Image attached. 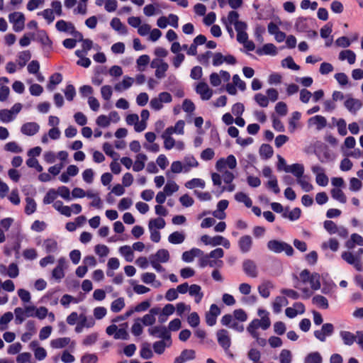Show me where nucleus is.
I'll list each match as a JSON object with an SVG mask.
<instances>
[{"instance_id": "nucleus-20", "label": "nucleus", "mask_w": 363, "mask_h": 363, "mask_svg": "<svg viewBox=\"0 0 363 363\" xmlns=\"http://www.w3.org/2000/svg\"><path fill=\"white\" fill-rule=\"evenodd\" d=\"M169 259V254L168 250L165 249L159 250L155 255H151L149 260H154L158 262L165 263Z\"/></svg>"}, {"instance_id": "nucleus-16", "label": "nucleus", "mask_w": 363, "mask_h": 363, "mask_svg": "<svg viewBox=\"0 0 363 363\" xmlns=\"http://www.w3.org/2000/svg\"><path fill=\"white\" fill-rule=\"evenodd\" d=\"M238 246L242 253L248 252L252 246V239L250 235H243L238 240Z\"/></svg>"}, {"instance_id": "nucleus-34", "label": "nucleus", "mask_w": 363, "mask_h": 363, "mask_svg": "<svg viewBox=\"0 0 363 363\" xmlns=\"http://www.w3.org/2000/svg\"><path fill=\"white\" fill-rule=\"evenodd\" d=\"M69 342V337H60L51 340L50 346L55 349H61L65 347Z\"/></svg>"}, {"instance_id": "nucleus-41", "label": "nucleus", "mask_w": 363, "mask_h": 363, "mask_svg": "<svg viewBox=\"0 0 363 363\" xmlns=\"http://www.w3.org/2000/svg\"><path fill=\"white\" fill-rule=\"evenodd\" d=\"M120 253L125 257L127 262H132L134 258V254L132 248L128 245H123L119 248Z\"/></svg>"}, {"instance_id": "nucleus-7", "label": "nucleus", "mask_w": 363, "mask_h": 363, "mask_svg": "<svg viewBox=\"0 0 363 363\" xmlns=\"http://www.w3.org/2000/svg\"><path fill=\"white\" fill-rule=\"evenodd\" d=\"M218 342L223 347L225 353L229 352L231 345V340L228 330L225 329L218 330L216 333Z\"/></svg>"}, {"instance_id": "nucleus-62", "label": "nucleus", "mask_w": 363, "mask_h": 363, "mask_svg": "<svg viewBox=\"0 0 363 363\" xmlns=\"http://www.w3.org/2000/svg\"><path fill=\"white\" fill-rule=\"evenodd\" d=\"M169 68V65L164 62V63H161L160 65V67H157V69H155V75L157 79H162L164 78L166 74V72L167 71Z\"/></svg>"}, {"instance_id": "nucleus-35", "label": "nucleus", "mask_w": 363, "mask_h": 363, "mask_svg": "<svg viewBox=\"0 0 363 363\" xmlns=\"http://www.w3.org/2000/svg\"><path fill=\"white\" fill-rule=\"evenodd\" d=\"M62 81V76L60 73H55L50 77L49 83L47 88L50 91H52L55 86L61 83Z\"/></svg>"}, {"instance_id": "nucleus-18", "label": "nucleus", "mask_w": 363, "mask_h": 363, "mask_svg": "<svg viewBox=\"0 0 363 363\" xmlns=\"http://www.w3.org/2000/svg\"><path fill=\"white\" fill-rule=\"evenodd\" d=\"M345 106L350 113H356L362 108V104L359 99L350 98L345 101Z\"/></svg>"}, {"instance_id": "nucleus-54", "label": "nucleus", "mask_w": 363, "mask_h": 363, "mask_svg": "<svg viewBox=\"0 0 363 363\" xmlns=\"http://www.w3.org/2000/svg\"><path fill=\"white\" fill-rule=\"evenodd\" d=\"M4 150L7 152L13 153H21L23 152V149L20 147L16 142L12 141L9 142L4 145Z\"/></svg>"}, {"instance_id": "nucleus-48", "label": "nucleus", "mask_w": 363, "mask_h": 363, "mask_svg": "<svg viewBox=\"0 0 363 363\" xmlns=\"http://www.w3.org/2000/svg\"><path fill=\"white\" fill-rule=\"evenodd\" d=\"M30 57L31 55L28 50L21 52L18 55V64L20 67H23Z\"/></svg>"}, {"instance_id": "nucleus-47", "label": "nucleus", "mask_w": 363, "mask_h": 363, "mask_svg": "<svg viewBox=\"0 0 363 363\" xmlns=\"http://www.w3.org/2000/svg\"><path fill=\"white\" fill-rule=\"evenodd\" d=\"M13 318V315L11 312L5 313L0 318V330L3 331L7 328V325Z\"/></svg>"}, {"instance_id": "nucleus-55", "label": "nucleus", "mask_w": 363, "mask_h": 363, "mask_svg": "<svg viewBox=\"0 0 363 363\" xmlns=\"http://www.w3.org/2000/svg\"><path fill=\"white\" fill-rule=\"evenodd\" d=\"M124 328H121L119 329L117 328L116 333L114 335V338L116 340H128L129 335L126 330V328L128 327V323H124Z\"/></svg>"}, {"instance_id": "nucleus-28", "label": "nucleus", "mask_w": 363, "mask_h": 363, "mask_svg": "<svg viewBox=\"0 0 363 363\" xmlns=\"http://www.w3.org/2000/svg\"><path fill=\"white\" fill-rule=\"evenodd\" d=\"M134 79L133 77L125 76L122 82L117 83L114 86V89L117 91H122L128 89L133 84Z\"/></svg>"}, {"instance_id": "nucleus-19", "label": "nucleus", "mask_w": 363, "mask_h": 363, "mask_svg": "<svg viewBox=\"0 0 363 363\" xmlns=\"http://www.w3.org/2000/svg\"><path fill=\"white\" fill-rule=\"evenodd\" d=\"M179 173H186V169L184 167L182 162L174 161L172 163L170 169L167 172V177L172 179L173 174Z\"/></svg>"}, {"instance_id": "nucleus-39", "label": "nucleus", "mask_w": 363, "mask_h": 363, "mask_svg": "<svg viewBox=\"0 0 363 363\" xmlns=\"http://www.w3.org/2000/svg\"><path fill=\"white\" fill-rule=\"evenodd\" d=\"M111 26L115 30L119 32L121 34H126V27L121 23V20L118 18H113L111 21Z\"/></svg>"}, {"instance_id": "nucleus-25", "label": "nucleus", "mask_w": 363, "mask_h": 363, "mask_svg": "<svg viewBox=\"0 0 363 363\" xmlns=\"http://www.w3.org/2000/svg\"><path fill=\"white\" fill-rule=\"evenodd\" d=\"M145 16L150 17L162 13L160 4L157 3L147 4L143 8Z\"/></svg>"}, {"instance_id": "nucleus-17", "label": "nucleus", "mask_w": 363, "mask_h": 363, "mask_svg": "<svg viewBox=\"0 0 363 363\" xmlns=\"http://www.w3.org/2000/svg\"><path fill=\"white\" fill-rule=\"evenodd\" d=\"M301 214V210L299 208L296 207L292 210H290V208L288 206L284 208V211L281 216L283 218H288L291 221H295L300 218Z\"/></svg>"}, {"instance_id": "nucleus-50", "label": "nucleus", "mask_w": 363, "mask_h": 363, "mask_svg": "<svg viewBox=\"0 0 363 363\" xmlns=\"http://www.w3.org/2000/svg\"><path fill=\"white\" fill-rule=\"evenodd\" d=\"M312 301L314 304H316L322 308L326 309L329 306L328 299L323 296L316 295L313 296Z\"/></svg>"}, {"instance_id": "nucleus-14", "label": "nucleus", "mask_w": 363, "mask_h": 363, "mask_svg": "<svg viewBox=\"0 0 363 363\" xmlns=\"http://www.w3.org/2000/svg\"><path fill=\"white\" fill-rule=\"evenodd\" d=\"M40 130V125L35 122H28L21 128V132L26 135L33 136Z\"/></svg>"}, {"instance_id": "nucleus-8", "label": "nucleus", "mask_w": 363, "mask_h": 363, "mask_svg": "<svg viewBox=\"0 0 363 363\" xmlns=\"http://www.w3.org/2000/svg\"><path fill=\"white\" fill-rule=\"evenodd\" d=\"M334 333V325L332 323H324L320 330L314 331V336L320 342H325L326 337L331 336Z\"/></svg>"}, {"instance_id": "nucleus-33", "label": "nucleus", "mask_w": 363, "mask_h": 363, "mask_svg": "<svg viewBox=\"0 0 363 363\" xmlns=\"http://www.w3.org/2000/svg\"><path fill=\"white\" fill-rule=\"evenodd\" d=\"M289 304L287 298L284 296H277L273 303V311L275 313H279L283 306Z\"/></svg>"}, {"instance_id": "nucleus-10", "label": "nucleus", "mask_w": 363, "mask_h": 363, "mask_svg": "<svg viewBox=\"0 0 363 363\" xmlns=\"http://www.w3.org/2000/svg\"><path fill=\"white\" fill-rule=\"evenodd\" d=\"M334 187L331 189L330 194L332 197L342 203L347 202V197L342 191V188H345V183H333Z\"/></svg>"}, {"instance_id": "nucleus-43", "label": "nucleus", "mask_w": 363, "mask_h": 363, "mask_svg": "<svg viewBox=\"0 0 363 363\" xmlns=\"http://www.w3.org/2000/svg\"><path fill=\"white\" fill-rule=\"evenodd\" d=\"M323 358L318 352L309 353L304 359V363H322Z\"/></svg>"}, {"instance_id": "nucleus-22", "label": "nucleus", "mask_w": 363, "mask_h": 363, "mask_svg": "<svg viewBox=\"0 0 363 363\" xmlns=\"http://www.w3.org/2000/svg\"><path fill=\"white\" fill-rule=\"evenodd\" d=\"M274 288V284L271 281H264L258 286V292L259 295L267 298L270 296V289Z\"/></svg>"}, {"instance_id": "nucleus-6", "label": "nucleus", "mask_w": 363, "mask_h": 363, "mask_svg": "<svg viewBox=\"0 0 363 363\" xmlns=\"http://www.w3.org/2000/svg\"><path fill=\"white\" fill-rule=\"evenodd\" d=\"M10 23H13V30L20 32L23 30L25 25V16L21 12H13L9 15Z\"/></svg>"}, {"instance_id": "nucleus-56", "label": "nucleus", "mask_w": 363, "mask_h": 363, "mask_svg": "<svg viewBox=\"0 0 363 363\" xmlns=\"http://www.w3.org/2000/svg\"><path fill=\"white\" fill-rule=\"evenodd\" d=\"M125 306L123 298H118L114 300L111 305V310L114 313L120 312Z\"/></svg>"}, {"instance_id": "nucleus-31", "label": "nucleus", "mask_w": 363, "mask_h": 363, "mask_svg": "<svg viewBox=\"0 0 363 363\" xmlns=\"http://www.w3.org/2000/svg\"><path fill=\"white\" fill-rule=\"evenodd\" d=\"M147 157L143 153H139L136 156V160L133 165V169L135 172H140L145 167V162Z\"/></svg>"}, {"instance_id": "nucleus-44", "label": "nucleus", "mask_w": 363, "mask_h": 363, "mask_svg": "<svg viewBox=\"0 0 363 363\" xmlns=\"http://www.w3.org/2000/svg\"><path fill=\"white\" fill-rule=\"evenodd\" d=\"M295 27L299 32H306L309 28L308 25V19L304 17H299L296 19Z\"/></svg>"}, {"instance_id": "nucleus-60", "label": "nucleus", "mask_w": 363, "mask_h": 363, "mask_svg": "<svg viewBox=\"0 0 363 363\" xmlns=\"http://www.w3.org/2000/svg\"><path fill=\"white\" fill-rule=\"evenodd\" d=\"M280 363H291L292 361V355L290 350L284 349L281 351L279 354Z\"/></svg>"}, {"instance_id": "nucleus-23", "label": "nucleus", "mask_w": 363, "mask_h": 363, "mask_svg": "<svg viewBox=\"0 0 363 363\" xmlns=\"http://www.w3.org/2000/svg\"><path fill=\"white\" fill-rule=\"evenodd\" d=\"M189 294L194 297V301L196 303H199L203 297L201 287L198 284H191L189 286Z\"/></svg>"}, {"instance_id": "nucleus-32", "label": "nucleus", "mask_w": 363, "mask_h": 363, "mask_svg": "<svg viewBox=\"0 0 363 363\" xmlns=\"http://www.w3.org/2000/svg\"><path fill=\"white\" fill-rule=\"evenodd\" d=\"M301 113L294 111L292 113L291 117L289 120V130L290 133H294L298 128V121L301 118Z\"/></svg>"}, {"instance_id": "nucleus-53", "label": "nucleus", "mask_w": 363, "mask_h": 363, "mask_svg": "<svg viewBox=\"0 0 363 363\" xmlns=\"http://www.w3.org/2000/svg\"><path fill=\"white\" fill-rule=\"evenodd\" d=\"M15 118L12 115V111L9 109L0 110V121L3 123H9Z\"/></svg>"}, {"instance_id": "nucleus-2", "label": "nucleus", "mask_w": 363, "mask_h": 363, "mask_svg": "<svg viewBox=\"0 0 363 363\" xmlns=\"http://www.w3.org/2000/svg\"><path fill=\"white\" fill-rule=\"evenodd\" d=\"M363 248H359L355 254L350 251H345L341 254V258L347 264L352 265L358 272L363 270L362 255Z\"/></svg>"}, {"instance_id": "nucleus-11", "label": "nucleus", "mask_w": 363, "mask_h": 363, "mask_svg": "<svg viewBox=\"0 0 363 363\" xmlns=\"http://www.w3.org/2000/svg\"><path fill=\"white\" fill-rule=\"evenodd\" d=\"M242 270L249 277L256 278L258 277V268L255 261L247 259L242 262Z\"/></svg>"}, {"instance_id": "nucleus-45", "label": "nucleus", "mask_w": 363, "mask_h": 363, "mask_svg": "<svg viewBox=\"0 0 363 363\" xmlns=\"http://www.w3.org/2000/svg\"><path fill=\"white\" fill-rule=\"evenodd\" d=\"M165 220L162 218H157L151 219L149 221L148 227L149 230L152 229H162L165 226Z\"/></svg>"}, {"instance_id": "nucleus-3", "label": "nucleus", "mask_w": 363, "mask_h": 363, "mask_svg": "<svg viewBox=\"0 0 363 363\" xmlns=\"http://www.w3.org/2000/svg\"><path fill=\"white\" fill-rule=\"evenodd\" d=\"M267 246L268 250L272 252L278 254L284 252L287 256H292L294 252L289 244L278 240L268 241Z\"/></svg>"}, {"instance_id": "nucleus-61", "label": "nucleus", "mask_w": 363, "mask_h": 363, "mask_svg": "<svg viewBox=\"0 0 363 363\" xmlns=\"http://www.w3.org/2000/svg\"><path fill=\"white\" fill-rule=\"evenodd\" d=\"M26 206L25 208V213L27 215H30L35 211L36 203H35V201L32 198H30V197H27L26 199Z\"/></svg>"}, {"instance_id": "nucleus-42", "label": "nucleus", "mask_w": 363, "mask_h": 363, "mask_svg": "<svg viewBox=\"0 0 363 363\" xmlns=\"http://www.w3.org/2000/svg\"><path fill=\"white\" fill-rule=\"evenodd\" d=\"M239 13L237 11H231L228 13V17L222 18L221 21L223 24H228L229 23L230 25H235L237 22L239 21Z\"/></svg>"}, {"instance_id": "nucleus-52", "label": "nucleus", "mask_w": 363, "mask_h": 363, "mask_svg": "<svg viewBox=\"0 0 363 363\" xmlns=\"http://www.w3.org/2000/svg\"><path fill=\"white\" fill-rule=\"evenodd\" d=\"M309 282L312 289L316 291L320 288V274L318 273H313L310 277Z\"/></svg>"}, {"instance_id": "nucleus-36", "label": "nucleus", "mask_w": 363, "mask_h": 363, "mask_svg": "<svg viewBox=\"0 0 363 363\" xmlns=\"http://www.w3.org/2000/svg\"><path fill=\"white\" fill-rule=\"evenodd\" d=\"M184 235L178 231L171 233L168 237V241L174 245L181 244L184 241Z\"/></svg>"}, {"instance_id": "nucleus-58", "label": "nucleus", "mask_w": 363, "mask_h": 363, "mask_svg": "<svg viewBox=\"0 0 363 363\" xmlns=\"http://www.w3.org/2000/svg\"><path fill=\"white\" fill-rule=\"evenodd\" d=\"M140 353V357L144 359H149L153 357L152 351L151 350L148 343H145L143 345Z\"/></svg>"}, {"instance_id": "nucleus-12", "label": "nucleus", "mask_w": 363, "mask_h": 363, "mask_svg": "<svg viewBox=\"0 0 363 363\" xmlns=\"http://www.w3.org/2000/svg\"><path fill=\"white\" fill-rule=\"evenodd\" d=\"M233 65L236 63V59L231 55H223L220 52H216L213 55V66L218 67L223 63Z\"/></svg>"}, {"instance_id": "nucleus-30", "label": "nucleus", "mask_w": 363, "mask_h": 363, "mask_svg": "<svg viewBox=\"0 0 363 363\" xmlns=\"http://www.w3.org/2000/svg\"><path fill=\"white\" fill-rule=\"evenodd\" d=\"M256 52L259 55H276L277 53L276 46L272 43H267L262 46V48L257 49Z\"/></svg>"}, {"instance_id": "nucleus-13", "label": "nucleus", "mask_w": 363, "mask_h": 363, "mask_svg": "<svg viewBox=\"0 0 363 363\" xmlns=\"http://www.w3.org/2000/svg\"><path fill=\"white\" fill-rule=\"evenodd\" d=\"M196 92L200 95L203 101L209 100L213 94V91L206 82H199L196 87Z\"/></svg>"}, {"instance_id": "nucleus-4", "label": "nucleus", "mask_w": 363, "mask_h": 363, "mask_svg": "<svg viewBox=\"0 0 363 363\" xmlns=\"http://www.w3.org/2000/svg\"><path fill=\"white\" fill-rule=\"evenodd\" d=\"M55 26L57 30L69 33L74 37L82 40V33L75 30V28L72 23L67 22L64 20H60L56 23Z\"/></svg>"}, {"instance_id": "nucleus-1", "label": "nucleus", "mask_w": 363, "mask_h": 363, "mask_svg": "<svg viewBox=\"0 0 363 363\" xmlns=\"http://www.w3.org/2000/svg\"><path fill=\"white\" fill-rule=\"evenodd\" d=\"M237 166V160L234 155H230L226 158L219 159L216 167L220 174H222L223 182H233L234 174L230 170L235 169Z\"/></svg>"}, {"instance_id": "nucleus-64", "label": "nucleus", "mask_w": 363, "mask_h": 363, "mask_svg": "<svg viewBox=\"0 0 363 363\" xmlns=\"http://www.w3.org/2000/svg\"><path fill=\"white\" fill-rule=\"evenodd\" d=\"M281 65L284 67H287L292 70H298L299 66L297 65L291 57H288L281 61Z\"/></svg>"}, {"instance_id": "nucleus-37", "label": "nucleus", "mask_w": 363, "mask_h": 363, "mask_svg": "<svg viewBox=\"0 0 363 363\" xmlns=\"http://www.w3.org/2000/svg\"><path fill=\"white\" fill-rule=\"evenodd\" d=\"M182 163L184 167L186 169V173L189 172L193 167H196L199 164L195 157L191 155L185 157Z\"/></svg>"}, {"instance_id": "nucleus-9", "label": "nucleus", "mask_w": 363, "mask_h": 363, "mask_svg": "<svg viewBox=\"0 0 363 363\" xmlns=\"http://www.w3.org/2000/svg\"><path fill=\"white\" fill-rule=\"evenodd\" d=\"M67 268V260L65 257H62L57 260V266L52 272V277L58 281L65 276L64 270Z\"/></svg>"}, {"instance_id": "nucleus-59", "label": "nucleus", "mask_w": 363, "mask_h": 363, "mask_svg": "<svg viewBox=\"0 0 363 363\" xmlns=\"http://www.w3.org/2000/svg\"><path fill=\"white\" fill-rule=\"evenodd\" d=\"M132 183H123V184H118L111 189L112 194L116 196H120L125 193V187H128Z\"/></svg>"}, {"instance_id": "nucleus-29", "label": "nucleus", "mask_w": 363, "mask_h": 363, "mask_svg": "<svg viewBox=\"0 0 363 363\" xmlns=\"http://www.w3.org/2000/svg\"><path fill=\"white\" fill-rule=\"evenodd\" d=\"M340 336L341 337L343 343L345 345L351 346L354 344V342H357V334L354 335L351 332L342 330L340 333Z\"/></svg>"}, {"instance_id": "nucleus-63", "label": "nucleus", "mask_w": 363, "mask_h": 363, "mask_svg": "<svg viewBox=\"0 0 363 363\" xmlns=\"http://www.w3.org/2000/svg\"><path fill=\"white\" fill-rule=\"evenodd\" d=\"M38 16H42L50 24L55 20L54 11L52 9H47L41 12L38 13Z\"/></svg>"}, {"instance_id": "nucleus-51", "label": "nucleus", "mask_w": 363, "mask_h": 363, "mask_svg": "<svg viewBox=\"0 0 363 363\" xmlns=\"http://www.w3.org/2000/svg\"><path fill=\"white\" fill-rule=\"evenodd\" d=\"M15 323L17 325L21 324L27 318L23 308L17 307L14 309Z\"/></svg>"}, {"instance_id": "nucleus-15", "label": "nucleus", "mask_w": 363, "mask_h": 363, "mask_svg": "<svg viewBox=\"0 0 363 363\" xmlns=\"http://www.w3.org/2000/svg\"><path fill=\"white\" fill-rule=\"evenodd\" d=\"M308 124L309 126H315L316 130H320L326 127L327 120L324 116L317 115L310 118Z\"/></svg>"}, {"instance_id": "nucleus-38", "label": "nucleus", "mask_w": 363, "mask_h": 363, "mask_svg": "<svg viewBox=\"0 0 363 363\" xmlns=\"http://www.w3.org/2000/svg\"><path fill=\"white\" fill-rule=\"evenodd\" d=\"M43 247L47 253L55 252L57 250V242L54 239H47L43 242Z\"/></svg>"}, {"instance_id": "nucleus-27", "label": "nucleus", "mask_w": 363, "mask_h": 363, "mask_svg": "<svg viewBox=\"0 0 363 363\" xmlns=\"http://www.w3.org/2000/svg\"><path fill=\"white\" fill-rule=\"evenodd\" d=\"M286 172L291 173L294 174L297 179H301L304 172V167L301 164H293L286 167Z\"/></svg>"}, {"instance_id": "nucleus-57", "label": "nucleus", "mask_w": 363, "mask_h": 363, "mask_svg": "<svg viewBox=\"0 0 363 363\" xmlns=\"http://www.w3.org/2000/svg\"><path fill=\"white\" fill-rule=\"evenodd\" d=\"M141 323L140 318H138L135 320V322L131 327V333L133 335L140 336L143 333V328Z\"/></svg>"}, {"instance_id": "nucleus-46", "label": "nucleus", "mask_w": 363, "mask_h": 363, "mask_svg": "<svg viewBox=\"0 0 363 363\" xmlns=\"http://www.w3.org/2000/svg\"><path fill=\"white\" fill-rule=\"evenodd\" d=\"M261 321L259 319H254L247 328V332L251 335L252 337H257V330L260 328Z\"/></svg>"}, {"instance_id": "nucleus-49", "label": "nucleus", "mask_w": 363, "mask_h": 363, "mask_svg": "<svg viewBox=\"0 0 363 363\" xmlns=\"http://www.w3.org/2000/svg\"><path fill=\"white\" fill-rule=\"evenodd\" d=\"M150 57L147 55H143L140 56L136 61L138 70L140 72L144 71L145 67L150 62Z\"/></svg>"}, {"instance_id": "nucleus-26", "label": "nucleus", "mask_w": 363, "mask_h": 363, "mask_svg": "<svg viewBox=\"0 0 363 363\" xmlns=\"http://www.w3.org/2000/svg\"><path fill=\"white\" fill-rule=\"evenodd\" d=\"M340 61L347 60L350 65H353L356 61V54L351 50H342L338 55Z\"/></svg>"}, {"instance_id": "nucleus-40", "label": "nucleus", "mask_w": 363, "mask_h": 363, "mask_svg": "<svg viewBox=\"0 0 363 363\" xmlns=\"http://www.w3.org/2000/svg\"><path fill=\"white\" fill-rule=\"evenodd\" d=\"M235 199L240 203H243L246 207L250 208L252 206V201L250 198L243 192H238L235 195Z\"/></svg>"}, {"instance_id": "nucleus-5", "label": "nucleus", "mask_w": 363, "mask_h": 363, "mask_svg": "<svg viewBox=\"0 0 363 363\" xmlns=\"http://www.w3.org/2000/svg\"><path fill=\"white\" fill-rule=\"evenodd\" d=\"M148 333L150 335L161 338L162 340H166L167 341H169V344L168 346L171 344V335L169 331L167 330V328L165 326L162 325H156L153 326L152 328H150L148 330Z\"/></svg>"}, {"instance_id": "nucleus-24", "label": "nucleus", "mask_w": 363, "mask_h": 363, "mask_svg": "<svg viewBox=\"0 0 363 363\" xmlns=\"http://www.w3.org/2000/svg\"><path fill=\"white\" fill-rule=\"evenodd\" d=\"M311 171L315 176V182H328V177L325 174V169L320 165H313Z\"/></svg>"}, {"instance_id": "nucleus-21", "label": "nucleus", "mask_w": 363, "mask_h": 363, "mask_svg": "<svg viewBox=\"0 0 363 363\" xmlns=\"http://www.w3.org/2000/svg\"><path fill=\"white\" fill-rule=\"evenodd\" d=\"M195 357V351L194 350H184L180 355L174 359V363H184L186 361L194 359Z\"/></svg>"}]
</instances>
